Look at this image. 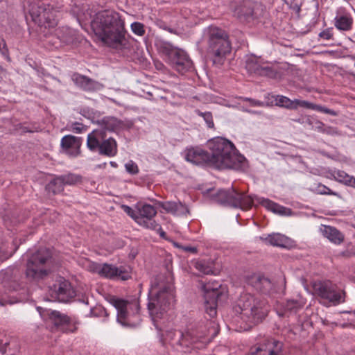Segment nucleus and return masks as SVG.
<instances>
[{"instance_id":"1","label":"nucleus","mask_w":355,"mask_h":355,"mask_svg":"<svg viewBox=\"0 0 355 355\" xmlns=\"http://www.w3.org/2000/svg\"><path fill=\"white\" fill-rule=\"evenodd\" d=\"M208 146L211 153L200 148L187 149L185 159L196 165H209L218 169L243 170L246 167L245 157L238 153L230 141L218 137L209 140Z\"/></svg>"},{"instance_id":"2","label":"nucleus","mask_w":355,"mask_h":355,"mask_svg":"<svg viewBox=\"0 0 355 355\" xmlns=\"http://www.w3.org/2000/svg\"><path fill=\"white\" fill-rule=\"evenodd\" d=\"M208 146L211 153L200 148L187 149L185 159L196 165H209L218 169L243 170L246 167L245 157L238 153L230 141L218 137L209 140Z\"/></svg>"},{"instance_id":"3","label":"nucleus","mask_w":355,"mask_h":355,"mask_svg":"<svg viewBox=\"0 0 355 355\" xmlns=\"http://www.w3.org/2000/svg\"><path fill=\"white\" fill-rule=\"evenodd\" d=\"M95 35L108 46L117 51L130 46L125 22L119 12L112 10L98 12L91 21Z\"/></svg>"},{"instance_id":"4","label":"nucleus","mask_w":355,"mask_h":355,"mask_svg":"<svg viewBox=\"0 0 355 355\" xmlns=\"http://www.w3.org/2000/svg\"><path fill=\"white\" fill-rule=\"evenodd\" d=\"M172 276L170 273L158 275L151 281L148 295L147 307L157 330L162 331L159 320L164 319L174 302Z\"/></svg>"},{"instance_id":"5","label":"nucleus","mask_w":355,"mask_h":355,"mask_svg":"<svg viewBox=\"0 0 355 355\" xmlns=\"http://www.w3.org/2000/svg\"><path fill=\"white\" fill-rule=\"evenodd\" d=\"M218 325L214 320H209L199 324L195 329L186 333L181 331H168L166 333V340L177 351L187 352L193 345L200 343L196 348L210 343L218 334Z\"/></svg>"},{"instance_id":"6","label":"nucleus","mask_w":355,"mask_h":355,"mask_svg":"<svg viewBox=\"0 0 355 355\" xmlns=\"http://www.w3.org/2000/svg\"><path fill=\"white\" fill-rule=\"evenodd\" d=\"M216 200L224 206L239 207L249 209L256 205V202L266 207L268 210L280 215L286 214L287 209L268 198L258 196H246L243 193L236 191L234 188L228 190L220 189L216 195Z\"/></svg>"},{"instance_id":"7","label":"nucleus","mask_w":355,"mask_h":355,"mask_svg":"<svg viewBox=\"0 0 355 355\" xmlns=\"http://www.w3.org/2000/svg\"><path fill=\"white\" fill-rule=\"evenodd\" d=\"M236 314L250 324H256L263 320L267 315L266 302L250 293H243L233 306Z\"/></svg>"},{"instance_id":"8","label":"nucleus","mask_w":355,"mask_h":355,"mask_svg":"<svg viewBox=\"0 0 355 355\" xmlns=\"http://www.w3.org/2000/svg\"><path fill=\"white\" fill-rule=\"evenodd\" d=\"M53 263L51 250L47 248H39L27 260L26 277L36 282L44 279L51 272Z\"/></svg>"},{"instance_id":"9","label":"nucleus","mask_w":355,"mask_h":355,"mask_svg":"<svg viewBox=\"0 0 355 355\" xmlns=\"http://www.w3.org/2000/svg\"><path fill=\"white\" fill-rule=\"evenodd\" d=\"M232 49L229 36L225 31L211 27L209 31L207 53L216 65H222Z\"/></svg>"},{"instance_id":"10","label":"nucleus","mask_w":355,"mask_h":355,"mask_svg":"<svg viewBox=\"0 0 355 355\" xmlns=\"http://www.w3.org/2000/svg\"><path fill=\"white\" fill-rule=\"evenodd\" d=\"M58 8L57 0H36L29 3L28 9L35 24L50 28L57 25L54 11Z\"/></svg>"},{"instance_id":"11","label":"nucleus","mask_w":355,"mask_h":355,"mask_svg":"<svg viewBox=\"0 0 355 355\" xmlns=\"http://www.w3.org/2000/svg\"><path fill=\"white\" fill-rule=\"evenodd\" d=\"M87 147L93 153L108 157H114L118 152L116 140L111 137H107L103 129L94 130L88 134Z\"/></svg>"},{"instance_id":"12","label":"nucleus","mask_w":355,"mask_h":355,"mask_svg":"<svg viewBox=\"0 0 355 355\" xmlns=\"http://www.w3.org/2000/svg\"><path fill=\"white\" fill-rule=\"evenodd\" d=\"M110 303L117 311L116 320L123 327H136L140 320L139 315V304L137 302H130L127 300L110 297Z\"/></svg>"},{"instance_id":"13","label":"nucleus","mask_w":355,"mask_h":355,"mask_svg":"<svg viewBox=\"0 0 355 355\" xmlns=\"http://www.w3.org/2000/svg\"><path fill=\"white\" fill-rule=\"evenodd\" d=\"M220 288V284L218 282L209 281L202 284L205 311L211 318L216 315L218 304L227 300V295Z\"/></svg>"},{"instance_id":"14","label":"nucleus","mask_w":355,"mask_h":355,"mask_svg":"<svg viewBox=\"0 0 355 355\" xmlns=\"http://www.w3.org/2000/svg\"><path fill=\"white\" fill-rule=\"evenodd\" d=\"M164 52L167 55L168 62L175 71L181 74L193 71V63L184 50L174 48L167 43L164 44Z\"/></svg>"},{"instance_id":"15","label":"nucleus","mask_w":355,"mask_h":355,"mask_svg":"<svg viewBox=\"0 0 355 355\" xmlns=\"http://www.w3.org/2000/svg\"><path fill=\"white\" fill-rule=\"evenodd\" d=\"M313 289L315 294L323 300V304L337 305L345 302V292L338 289L329 281L315 283Z\"/></svg>"},{"instance_id":"16","label":"nucleus","mask_w":355,"mask_h":355,"mask_svg":"<svg viewBox=\"0 0 355 355\" xmlns=\"http://www.w3.org/2000/svg\"><path fill=\"white\" fill-rule=\"evenodd\" d=\"M275 98V105L278 107H285L289 110H297L299 107L306 109L313 110L319 112L327 114L334 116H338V112L334 110L327 108L325 106L315 104L307 101L294 99L291 100L289 98L282 96L276 95L272 96Z\"/></svg>"},{"instance_id":"17","label":"nucleus","mask_w":355,"mask_h":355,"mask_svg":"<svg viewBox=\"0 0 355 355\" xmlns=\"http://www.w3.org/2000/svg\"><path fill=\"white\" fill-rule=\"evenodd\" d=\"M49 295L51 301L67 303L75 297L76 293L69 281L58 276L49 286Z\"/></svg>"},{"instance_id":"18","label":"nucleus","mask_w":355,"mask_h":355,"mask_svg":"<svg viewBox=\"0 0 355 355\" xmlns=\"http://www.w3.org/2000/svg\"><path fill=\"white\" fill-rule=\"evenodd\" d=\"M257 3L253 0H231L230 9L233 16L243 23H249L257 18L254 11Z\"/></svg>"},{"instance_id":"19","label":"nucleus","mask_w":355,"mask_h":355,"mask_svg":"<svg viewBox=\"0 0 355 355\" xmlns=\"http://www.w3.org/2000/svg\"><path fill=\"white\" fill-rule=\"evenodd\" d=\"M96 270L100 276L110 279L125 281L132 277V268L128 265L116 266L109 263L99 264L96 267Z\"/></svg>"},{"instance_id":"20","label":"nucleus","mask_w":355,"mask_h":355,"mask_svg":"<svg viewBox=\"0 0 355 355\" xmlns=\"http://www.w3.org/2000/svg\"><path fill=\"white\" fill-rule=\"evenodd\" d=\"M284 345L274 338H264L252 345L247 355H284Z\"/></svg>"},{"instance_id":"21","label":"nucleus","mask_w":355,"mask_h":355,"mask_svg":"<svg viewBox=\"0 0 355 355\" xmlns=\"http://www.w3.org/2000/svg\"><path fill=\"white\" fill-rule=\"evenodd\" d=\"M247 284L263 295L270 296L276 292L275 283L261 274H253L248 277Z\"/></svg>"},{"instance_id":"22","label":"nucleus","mask_w":355,"mask_h":355,"mask_svg":"<svg viewBox=\"0 0 355 355\" xmlns=\"http://www.w3.org/2000/svg\"><path fill=\"white\" fill-rule=\"evenodd\" d=\"M49 318L55 327L66 333H73L77 329L78 321L58 311H52L49 313Z\"/></svg>"},{"instance_id":"23","label":"nucleus","mask_w":355,"mask_h":355,"mask_svg":"<svg viewBox=\"0 0 355 355\" xmlns=\"http://www.w3.org/2000/svg\"><path fill=\"white\" fill-rule=\"evenodd\" d=\"M157 214L155 208L149 204H138L137 215L141 218V221L137 220V223L146 228L155 230L159 225L153 219Z\"/></svg>"},{"instance_id":"24","label":"nucleus","mask_w":355,"mask_h":355,"mask_svg":"<svg viewBox=\"0 0 355 355\" xmlns=\"http://www.w3.org/2000/svg\"><path fill=\"white\" fill-rule=\"evenodd\" d=\"M55 35L59 42H53V40L49 39V42L51 43L55 48L60 46V43L64 44H70L76 43L78 40V35L76 30L67 26L59 27L55 29Z\"/></svg>"},{"instance_id":"25","label":"nucleus","mask_w":355,"mask_h":355,"mask_svg":"<svg viewBox=\"0 0 355 355\" xmlns=\"http://www.w3.org/2000/svg\"><path fill=\"white\" fill-rule=\"evenodd\" d=\"M83 139L71 135L64 136L60 142L63 151L70 157H77L80 153V148Z\"/></svg>"},{"instance_id":"26","label":"nucleus","mask_w":355,"mask_h":355,"mask_svg":"<svg viewBox=\"0 0 355 355\" xmlns=\"http://www.w3.org/2000/svg\"><path fill=\"white\" fill-rule=\"evenodd\" d=\"M71 80L78 87L86 92L98 91L103 88L102 84L98 81L78 73H73Z\"/></svg>"},{"instance_id":"27","label":"nucleus","mask_w":355,"mask_h":355,"mask_svg":"<svg viewBox=\"0 0 355 355\" xmlns=\"http://www.w3.org/2000/svg\"><path fill=\"white\" fill-rule=\"evenodd\" d=\"M245 68L250 73L257 76L273 78L276 75V71L271 67L261 64L255 58L248 59Z\"/></svg>"},{"instance_id":"28","label":"nucleus","mask_w":355,"mask_h":355,"mask_svg":"<svg viewBox=\"0 0 355 355\" xmlns=\"http://www.w3.org/2000/svg\"><path fill=\"white\" fill-rule=\"evenodd\" d=\"M98 124L103 129L111 132L128 129L132 125V123L128 121H122L116 117L110 116H104L102 119L98 120Z\"/></svg>"},{"instance_id":"29","label":"nucleus","mask_w":355,"mask_h":355,"mask_svg":"<svg viewBox=\"0 0 355 355\" xmlns=\"http://www.w3.org/2000/svg\"><path fill=\"white\" fill-rule=\"evenodd\" d=\"M159 206L164 209L167 213L175 216H183L189 214V211L185 204L180 201H165L159 202Z\"/></svg>"},{"instance_id":"30","label":"nucleus","mask_w":355,"mask_h":355,"mask_svg":"<svg viewBox=\"0 0 355 355\" xmlns=\"http://www.w3.org/2000/svg\"><path fill=\"white\" fill-rule=\"evenodd\" d=\"M260 239L267 244L280 248H288L291 243L289 238L279 233H272L266 236H261Z\"/></svg>"},{"instance_id":"31","label":"nucleus","mask_w":355,"mask_h":355,"mask_svg":"<svg viewBox=\"0 0 355 355\" xmlns=\"http://www.w3.org/2000/svg\"><path fill=\"white\" fill-rule=\"evenodd\" d=\"M321 232L324 237L335 244H340L344 240L343 234L334 227L323 225Z\"/></svg>"},{"instance_id":"32","label":"nucleus","mask_w":355,"mask_h":355,"mask_svg":"<svg viewBox=\"0 0 355 355\" xmlns=\"http://www.w3.org/2000/svg\"><path fill=\"white\" fill-rule=\"evenodd\" d=\"M353 19L349 14L337 15L334 18L335 27L341 31H349L352 29Z\"/></svg>"},{"instance_id":"33","label":"nucleus","mask_w":355,"mask_h":355,"mask_svg":"<svg viewBox=\"0 0 355 355\" xmlns=\"http://www.w3.org/2000/svg\"><path fill=\"white\" fill-rule=\"evenodd\" d=\"M64 184L60 175L54 177L46 185V189L53 194H58L64 191Z\"/></svg>"},{"instance_id":"34","label":"nucleus","mask_w":355,"mask_h":355,"mask_svg":"<svg viewBox=\"0 0 355 355\" xmlns=\"http://www.w3.org/2000/svg\"><path fill=\"white\" fill-rule=\"evenodd\" d=\"M334 179L347 187H350L354 176L349 175L346 172L337 170L334 172Z\"/></svg>"},{"instance_id":"35","label":"nucleus","mask_w":355,"mask_h":355,"mask_svg":"<svg viewBox=\"0 0 355 355\" xmlns=\"http://www.w3.org/2000/svg\"><path fill=\"white\" fill-rule=\"evenodd\" d=\"M64 185L72 186L81 182L82 177L79 175L69 173L60 175Z\"/></svg>"},{"instance_id":"36","label":"nucleus","mask_w":355,"mask_h":355,"mask_svg":"<svg viewBox=\"0 0 355 355\" xmlns=\"http://www.w3.org/2000/svg\"><path fill=\"white\" fill-rule=\"evenodd\" d=\"M304 305V302L302 299L300 300H288L286 302L285 308L286 310L296 313L299 309H302Z\"/></svg>"},{"instance_id":"37","label":"nucleus","mask_w":355,"mask_h":355,"mask_svg":"<svg viewBox=\"0 0 355 355\" xmlns=\"http://www.w3.org/2000/svg\"><path fill=\"white\" fill-rule=\"evenodd\" d=\"M195 268L201 273L209 275L212 273V267L205 260H198L194 263Z\"/></svg>"},{"instance_id":"38","label":"nucleus","mask_w":355,"mask_h":355,"mask_svg":"<svg viewBox=\"0 0 355 355\" xmlns=\"http://www.w3.org/2000/svg\"><path fill=\"white\" fill-rule=\"evenodd\" d=\"M130 28L132 33L138 36H143L146 33L144 25L141 22L135 21L132 23Z\"/></svg>"},{"instance_id":"39","label":"nucleus","mask_w":355,"mask_h":355,"mask_svg":"<svg viewBox=\"0 0 355 355\" xmlns=\"http://www.w3.org/2000/svg\"><path fill=\"white\" fill-rule=\"evenodd\" d=\"M197 114L203 118L208 128H211L214 127V123L213 121V116L210 112H202L200 110H198Z\"/></svg>"},{"instance_id":"40","label":"nucleus","mask_w":355,"mask_h":355,"mask_svg":"<svg viewBox=\"0 0 355 355\" xmlns=\"http://www.w3.org/2000/svg\"><path fill=\"white\" fill-rule=\"evenodd\" d=\"M306 122L311 125L312 128L315 130H317L318 132H323V130L324 128V126H325V124L319 121V120H316L315 121H312L310 119H306Z\"/></svg>"},{"instance_id":"41","label":"nucleus","mask_w":355,"mask_h":355,"mask_svg":"<svg viewBox=\"0 0 355 355\" xmlns=\"http://www.w3.org/2000/svg\"><path fill=\"white\" fill-rule=\"evenodd\" d=\"M317 193L321 195L338 196V193L331 191L329 187L322 184H318Z\"/></svg>"},{"instance_id":"42","label":"nucleus","mask_w":355,"mask_h":355,"mask_svg":"<svg viewBox=\"0 0 355 355\" xmlns=\"http://www.w3.org/2000/svg\"><path fill=\"white\" fill-rule=\"evenodd\" d=\"M241 99L245 101H248L250 105L252 107H266L269 106L270 104L268 103H266L259 100H256L251 98L248 97H241Z\"/></svg>"},{"instance_id":"43","label":"nucleus","mask_w":355,"mask_h":355,"mask_svg":"<svg viewBox=\"0 0 355 355\" xmlns=\"http://www.w3.org/2000/svg\"><path fill=\"white\" fill-rule=\"evenodd\" d=\"M126 171L131 175H136L139 173V168L136 163L130 160L125 164Z\"/></svg>"},{"instance_id":"44","label":"nucleus","mask_w":355,"mask_h":355,"mask_svg":"<svg viewBox=\"0 0 355 355\" xmlns=\"http://www.w3.org/2000/svg\"><path fill=\"white\" fill-rule=\"evenodd\" d=\"M87 129V128L86 125L78 122H74L71 124L70 130L74 133L79 134L86 131Z\"/></svg>"},{"instance_id":"45","label":"nucleus","mask_w":355,"mask_h":355,"mask_svg":"<svg viewBox=\"0 0 355 355\" xmlns=\"http://www.w3.org/2000/svg\"><path fill=\"white\" fill-rule=\"evenodd\" d=\"M124 211L128 216H130L132 219H134L136 223L137 220L141 221V218L138 217L137 215V205L136 206L135 209H132L129 206H125Z\"/></svg>"},{"instance_id":"46","label":"nucleus","mask_w":355,"mask_h":355,"mask_svg":"<svg viewBox=\"0 0 355 355\" xmlns=\"http://www.w3.org/2000/svg\"><path fill=\"white\" fill-rule=\"evenodd\" d=\"M157 25L160 28L166 30V31H168L171 33H173V34H177L178 33V31H177L176 28H172V27L168 26L165 22H164L162 21H157Z\"/></svg>"},{"instance_id":"47","label":"nucleus","mask_w":355,"mask_h":355,"mask_svg":"<svg viewBox=\"0 0 355 355\" xmlns=\"http://www.w3.org/2000/svg\"><path fill=\"white\" fill-rule=\"evenodd\" d=\"M320 38L329 40L333 38V28H327L319 33Z\"/></svg>"},{"instance_id":"48","label":"nucleus","mask_w":355,"mask_h":355,"mask_svg":"<svg viewBox=\"0 0 355 355\" xmlns=\"http://www.w3.org/2000/svg\"><path fill=\"white\" fill-rule=\"evenodd\" d=\"M322 133L328 135H340L339 131L336 128L325 125Z\"/></svg>"},{"instance_id":"49","label":"nucleus","mask_w":355,"mask_h":355,"mask_svg":"<svg viewBox=\"0 0 355 355\" xmlns=\"http://www.w3.org/2000/svg\"><path fill=\"white\" fill-rule=\"evenodd\" d=\"M174 245H175V247H177L178 248H181V249H182L185 252H191V253H196L197 252V249L195 247L183 246V245H182L181 244H180L178 243H175Z\"/></svg>"},{"instance_id":"50","label":"nucleus","mask_w":355,"mask_h":355,"mask_svg":"<svg viewBox=\"0 0 355 355\" xmlns=\"http://www.w3.org/2000/svg\"><path fill=\"white\" fill-rule=\"evenodd\" d=\"M8 345V342L3 343V340H0V352L1 353V355H15L14 353L6 354V352H7L6 348H7Z\"/></svg>"},{"instance_id":"51","label":"nucleus","mask_w":355,"mask_h":355,"mask_svg":"<svg viewBox=\"0 0 355 355\" xmlns=\"http://www.w3.org/2000/svg\"><path fill=\"white\" fill-rule=\"evenodd\" d=\"M8 51L6 42L3 40H0V52L3 55H6L8 54Z\"/></svg>"},{"instance_id":"52","label":"nucleus","mask_w":355,"mask_h":355,"mask_svg":"<svg viewBox=\"0 0 355 355\" xmlns=\"http://www.w3.org/2000/svg\"><path fill=\"white\" fill-rule=\"evenodd\" d=\"M241 110H242V111H243L245 112H247L248 114H254V115H261V114H262V112L261 111L250 110V109L245 108L244 107H243Z\"/></svg>"},{"instance_id":"53","label":"nucleus","mask_w":355,"mask_h":355,"mask_svg":"<svg viewBox=\"0 0 355 355\" xmlns=\"http://www.w3.org/2000/svg\"><path fill=\"white\" fill-rule=\"evenodd\" d=\"M291 8L296 12H299L300 11V6L297 3H295L294 5L291 6Z\"/></svg>"},{"instance_id":"54","label":"nucleus","mask_w":355,"mask_h":355,"mask_svg":"<svg viewBox=\"0 0 355 355\" xmlns=\"http://www.w3.org/2000/svg\"><path fill=\"white\" fill-rule=\"evenodd\" d=\"M159 230L160 231V236L164 238L165 236L166 233L162 230V229L160 227H159Z\"/></svg>"},{"instance_id":"55","label":"nucleus","mask_w":355,"mask_h":355,"mask_svg":"<svg viewBox=\"0 0 355 355\" xmlns=\"http://www.w3.org/2000/svg\"><path fill=\"white\" fill-rule=\"evenodd\" d=\"M23 131L25 132H33V130H29L27 127H24Z\"/></svg>"},{"instance_id":"56","label":"nucleus","mask_w":355,"mask_h":355,"mask_svg":"<svg viewBox=\"0 0 355 355\" xmlns=\"http://www.w3.org/2000/svg\"><path fill=\"white\" fill-rule=\"evenodd\" d=\"M350 187L355 189V177L353 178Z\"/></svg>"},{"instance_id":"57","label":"nucleus","mask_w":355,"mask_h":355,"mask_svg":"<svg viewBox=\"0 0 355 355\" xmlns=\"http://www.w3.org/2000/svg\"><path fill=\"white\" fill-rule=\"evenodd\" d=\"M86 110L85 109H83L81 111H80V114L83 115V116H86Z\"/></svg>"},{"instance_id":"58","label":"nucleus","mask_w":355,"mask_h":355,"mask_svg":"<svg viewBox=\"0 0 355 355\" xmlns=\"http://www.w3.org/2000/svg\"><path fill=\"white\" fill-rule=\"evenodd\" d=\"M110 165L114 167H116L117 166L116 163L114 162H110Z\"/></svg>"},{"instance_id":"59","label":"nucleus","mask_w":355,"mask_h":355,"mask_svg":"<svg viewBox=\"0 0 355 355\" xmlns=\"http://www.w3.org/2000/svg\"><path fill=\"white\" fill-rule=\"evenodd\" d=\"M0 304H1V306H3V305L5 304V303H4V302H3V300H1V299H0Z\"/></svg>"}]
</instances>
